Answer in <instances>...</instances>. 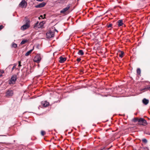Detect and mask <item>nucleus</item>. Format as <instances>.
I'll list each match as a JSON object with an SVG mask.
<instances>
[{"label": "nucleus", "mask_w": 150, "mask_h": 150, "mask_svg": "<svg viewBox=\"0 0 150 150\" xmlns=\"http://www.w3.org/2000/svg\"><path fill=\"white\" fill-rule=\"evenodd\" d=\"M5 96L6 98H10L12 96L13 94V91L10 89L6 91L5 93Z\"/></svg>", "instance_id": "1"}, {"label": "nucleus", "mask_w": 150, "mask_h": 150, "mask_svg": "<svg viewBox=\"0 0 150 150\" xmlns=\"http://www.w3.org/2000/svg\"><path fill=\"white\" fill-rule=\"evenodd\" d=\"M138 124L143 126H146V125L147 123L146 121L144 119L140 118L139 119Z\"/></svg>", "instance_id": "2"}, {"label": "nucleus", "mask_w": 150, "mask_h": 150, "mask_svg": "<svg viewBox=\"0 0 150 150\" xmlns=\"http://www.w3.org/2000/svg\"><path fill=\"white\" fill-rule=\"evenodd\" d=\"M17 78V76L16 75H13L11 77V79L9 82V84H13L16 81Z\"/></svg>", "instance_id": "3"}, {"label": "nucleus", "mask_w": 150, "mask_h": 150, "mask_svg": "<svg viewBox=\"0 0 150 150\" xmlns=\"http://www.w3.org/2000/svg\"><path fill=\"white\" fill-rule=\"evenodd\" d=\"M46 35L47 36V38H53L54 35V33L53 31L50 30L46 33Z\"/></svg>", "instance_id": "4"}, {"label": "nucleus", "mask_w": 150, "mask_h": 150, "mask_svg": "<svg viewBox=\"0 0 150 150\" xmlns=\"http://www.w3.org/2000/svg\"><path fill=\"white\" fill-rule=\"evenodd\" d=\"M30 27V24L29 22H27L26 23L22 26L21 28L22 30H24Z\"/></svg>", "instance_id": "5"}, {"label": "nucleus", "mask_w": 150, "mask_h": 150, "mask_svg": "<svg viewBox=\"0 0 150 150\" xmlns=\"http://www.w3.org/2000/svg\"><path fill=\"white\" fill-rule=\"evenodd\" d=\"M41 60V58L40 56L39 55H36L33 59L34 61L37 63L40 62Z\"/></svg>", "instance_id": "6"}, {"label": "nucleus", "mask_w": 150, "mask_h": 150, "mask_svg": "<svg viewBox=\"0 0 150 150\" xmlns=\"http://www.w3.org/2000/svg\"><path fill=\"white\" fill-rule=\"evenodd\" d=\"M19 6L22 8H23L24 7H26L27 6V3L25 0H23L20 3Z\"/></svg>", "instance_id": "7"}, {"label": "nucleus", "mask_w": 150, "mask_h": 150, "mask_svg": "<svg viewBox=\"0 0 150 150\" xmlns=\"http://www.w3.org/2000/svg\"><path fill=\"white\" fill-rule=\"evenodd\" d=\"M70 8V6L68 5L67 7L63 8L60 11L61 13H64L65 12L67 11Z\"/></svg>", "instance_id": "8"}, {"label": "nucleus", "mask_w": 150, "mask_h": 150, "mask_svg": "<svg viewBox=\"0 0 150 150\" xmlns=\"http://www.w3.org/2000/svg\"><path fill=\"white\" fill-rule=\"evenodd\" d=\"M41 104L42 106L44 107H47L49 105V103L46 101H42L41 103Z\"/></svg>", "instance_id": "9"}, {"label": "nucleus", "mask_w": 150, "mask_h": 150, "mask_svg": "<svg viewBox=\"0 0 150 150\" xmlns=\"http://www.w3.org/2000/svg\"><path fill=\"white\" fill-rule=\"evenodd\" d=\"M59 62L61 63H64L67 59L65 57H60L59 58Z\"/></svg>", "instance_id": "10"}, {"label": "nucleus", "mask_w": 150, "mask_h": 150, "mask_svg": "<svg viewBox=\"0 0 150 150\" xmlns=\"http://www.w3.org/2000/svg\"><path fill=\"white\" fill-rule=\"evenodd\" d=\"M46 4V3L45 2H42L41 3L35 6L36 8H41L44 7Z\"/></svg>", "instance_id": "11"}, {"label": "nucleus", "mask_w": 150, "mask_h": 150, "mask_svg": "<svg viewBox=\"0 0 150 150\" xmlns=\"http://www.w3.org/2000/svg\"><path fill=\"white\" fill-rule=\"evenodd\" d=\"M142 102L144 105H146L149 103V100H148L144 98L142 100Z\"/></svg>", "instance_id": "12"}, {"label": "nucleus", "mask_w": 150, "mask_h": 150, "mask_svg": "<svg viewBox=\"0 0 150 150\" xmlns=\"http://www.w3.org/2000/svg\"><path fill=\"white\" fill-rule=\"evenodd\" d=\"M142 90L144 91H147L148 90H150V86H146L145 88H143Z\"/></svg>", "instance_id": "13"}, {"label": "nucleus", "mask_w": 150, "mask_h": 150, "mask_svg": "<svg viewBox=\"0 0 150 150\" xmlns=\"http://www.w3.org/2000/svg\"><path fill=\"white\" fill-rule=\"evenodd\" d=\"M118 23V25L119 27H120L122 26L123 24V23H122V20H120L118 21H117Z\"/></svg>", "instance_id": "14"}, {"label": "nucleus", "mask_w": 150, "mask_h": 150, "mask_svg": "<svg viewBox=\"0 0 150 150\" xmlns=\"http://www.w3.org/2000/svg\"><path fill=\"white\" fill-rule=\"evenodd\" d=\"M33 49H34V47L33 48V49L31 50H30L29 51H28V52H27L25 54V56H28L33 51Z\"/></svg>", "instance_id": "15"}, {"label": "nucleus", "mask_w": 150, "mask_h": 150, "mask_svg": "<svg viewBox=\"0 0 150 150\" xmlns=\"http://www.w3.org/2000/svg\"><path fill=\"white\" fill-rule=\"evenodd\" d=\"M17 47V45L14 42H12L11 45V47L12 48H16Z\"/></svg>", "instance_id": "16"}, {"label": "nucleus", "mask_w": 150, "mask_h": 150, "mask_svg": "<svg viewBox=\"0 0 150 150\" xmlns=\"http://www.w3.org/2000/svg\"><path fill=\"white\" fill-rule=\"evenodd\" d=\"M78 54L81 55H83L84 54V52L82 50H80L79 51Z\"/></svg>", "instance_id": "17"}, {"label": "nucleus", "mask_w": 150, "mask_h": 150, "mask_svg": "<svg viewBox=\"0 0 150 150\" xmlns=\"http://www.w3.org/2000/svg\"><path fill=\"white\" fill-rule=\"evenodd\" d=\"M139 119L137 117L134 118V119H132V121L134 122H139Z\"/></svg>", "instance_id": "18"}, {"label": "nucleus", "mask_w": 150, "mask_h": 150, "mask_svg": "<svg viewBox=\"0 0 150 150\" xmlns=\"http://www.w3.org/2000/svg\"><path fill=\"white\" fill-rule=\"evenodd\" d=\"M28 41L27 40H23L21 43V45H23L25 44V43L27 42Z\"/></svg>", "instance_id": "19"}, {"label": "nucleus", "mask_w": 150, "mask_h": 150, "mask_svg": "<svg viewBox=\"0 0 150 150\" xmlns=\"http://www.w3.org/2000/svg\"><path fill=\"white\" fill-rule=\"evenodd\" d=\"M124 54V52L122 51H121L120 53L119 54V56L120 57L122 58L123 57Z\"/></svg>", "instance_id": "20"}, {"label": "nucleus", "mask_w": 150, "mask_h": 150, "mask_svg": "<svg viewBox=\"0 0 150 150\" xmlns=\"http://www.w3.org/2000/svg\"><path fill=\"white\" fill-rule=\"evenodd\" d=\"M13 68H12V69H11L12 71H13L14 69H16V67L17 65V64H13Z\"/></svg>", "instance_id": "21"}, {"label": "nucleus", "mask_w": 150, "mask_h": 150, "mask_svg": "<svg viewBox=\"0 0 150 150\" xmlns=\"http://www.w3.org/2000/svg\"><path fill=\"white\" fill-rule=\"evenodd\" d=\"M137 73L139 74H140L141 73V70L139 68H138L137 70Z\"/></svg>", "instance_id": "22"}, {"label": "nucleus", "mask_w": 150, "mask_h": 150, "mask_svg": "<svg viewBox=\"0 0 150 150\" xmlns=\"http://www.w3.org/2000/svg\"><path fill=\"white\" fill-rule=\"evenodd\" d=\"M142 141L144 143H146L147 142V140L145 139H142Z\"/></svg>", "instance_id": "23"}, {"label": "nucleus", "mask_w": 150, "mask_h": 150, "mask_svg": "<svg viewBox=\"0 0 150 150\" xmlns=\"http://www.w3.org/2000/svg\"><path fill=\"white\" fill-rule=\"evenodd\" d=\"M45 134V132L43 131H41V134L42 136H44Z\"/></svg>", "instance_id": "24"}, {"label": "nucleus", "mask_w": 150, "mask_h": 150, "mask_svg": "<svg viewBox=\"0 0 150 150\" xmlns=\"http://www.w3.org/2000/svg\"><path fill=\"white\" fill-rule=\"evenodd\" d=\"M42 22L40 23L39 24V26L38 27V28L41 27L42 26Z\"/></svg>", "instance_id": "25"}, {"label": "nucleus", "mask_w": 150, "mask_h": 150, "mask_svg": "<svg viewBox=\"0 0 150 150\" xmlns=\"http://www.w3.org/2000/svg\"><path fill=\"white\" fill-rule=\"evenodd\" d=\"M112 24H109L108 25L107 27L108 28H109L110 27H112Z\"/></svg>", "instance_id": "26"}, {"label": "nucleus", "mask_w": 150, "mask_h": 150, "mask_svg": "<svg viewBox=\"0 0 150 150\" xmlns=\"http://www.w3.org/2000/svg\"><path fill=\"white\" fill-rule=\"evenodd\" d=\"M18 67H21V61H19L18 62Z\"/></svg>", "instance_id": "27"}, {"label": "nucleus", "mask_w": 150, "mask_h": 150, "mask_svg": "<svg viewBox=\"0 0 150 150\" xmlns=\"http://www.w3.org/2000/svg\"><path fill=\"white\" fill-rule=\"evenodd\" d=\"M4 26L3 25H0V30L3 28Z\"/></svg>", "instance_id": "28"}, {"label": "nucleus", "mask_w": 150, "mask_h": 150, "mask_svg": "<svg viewBox=\"0 0 150 150\" xmlns=\"http://www.w3.org/2000/svg\"><path fill=\"white\" fill-rule=\"evenodd\" d=\"M81 60V59L80 58H78L77 59V61L78 62H79Z\"/></svg>", "instance_id": "29"}, {"label": "nucleus", "mask_w": 150, "mask_h": 150, "mask_svg": "<svg viewBox=\"0 0 150 150\" xmlns=\"http://www.w3.org/2000/svg\"><path fill=\"white\" fill-rule=\"evenodd\" d=\"M4 70H1V73L2 74H4Z\"/></svg>", "instance_id": "30"}, {"label": "nucleus", "mask_w": 150, "mask_h": 150, "mask_svg": "<svg viewBox=\"0 0 150 150\" xmlns=\"http://www.w3.org/2000/svg\"><path fill=\"white\" fill-rule=\"evenodd\" d=\"M38 22H37V23H35V26H37V25H38Z\"/></svg>", "instance_id": "31"}, {"label": "nucleus", "mask_w": 150, "mask_h": 150, "mask_svg": "<svg viewBox=\"0 0 150 150\" xmlns=\"http://www.w3.org/2000/svg\"><path fill=\"white\" fill-rule=\"evenodd\" d=\"M40 17H41L42 18H43V19H44L45 18V17H44V18L43 17V16L42 15H41L40 16Z\"/></svg>", "instance_id": "32"}, {"label": "nucleus", "mask_w": 150, "mask_h": 150, "mask_svg": "<svg viewBox=\"0 0 150 150\" xmlns=\"http://www.w3.org/2000/svg\"><path fill=\"white\" fill-rule=\"evenodd\" d=\"M94 41H96L97 40L96 38H94L93 39Z\"/></svg>", "instance_id": "33"}, {"label": "nucleus", "mask_w": 150, "mask_h": 150, "mask_svg": "<svg viewBox=\"0 0 150 150\" xmlns=\"http://www.w3.org/2000/svg\"><path fill=\"white\" fill-rule=\"evenodd\" d=\"M36 1H42L43 0H36Z\"/></svg>", "instance_id": "34"}, {"label": "nucleus", "mask_w": 150, "mask_h": 150, "mask_svg": "<svg viewBox=\"0 0 150 150\" xmlns=\"http://www.w3.org/2000/svg\"><path fill=\"white\" fill-rule=\"evenodd\" d=\"M2 76V74H1V73H0V77H1Z\"/></svg>", "instance_id": "35"}, {"label": "nucleus", "mask_w": 150, "mask_h": 150, "mask_svg": "<svg viewBox=\"0 0 150 150\" xmlns=\"http://www.w3.org/2000/svg\"><path fill=\"white\" fill-rule=\"evenodd\" d=\"M55 31H56V32H58L57 30L56 29H55Z\"/></svg>", "instance_id": "36"}, {"label": "nucleus", "mask_w": 150, "mask_h": 150, "mask_svg": "<svg viewBox=\"0 0 150 150\" xmlns=\"http://www.w3.org/2000/svg\"><path fill=\"white\" fill-rule=\"evenodd\" d=\"M80 37H79V36H77V38H80Z\"/></svg>", "instance_id": "37"}, {"label": "nucleus", "mask_w": 150, "mask_h": 150, "mask_svg": "<svg viewBox=\"0 0 150 150\" xmlns=\"http://www.w3.org/2000/svg\"><path fill=\"white\" fill-rule=\"evenodd\" d=\"M45 14H44V16H45Z\"/></svg>", "instance_id": "38"}, {"label": "nucleus", "mask_w": 150, "mask_h": 150, "mask_svg": "<svg viewBox=\"0 0 150 150\" xmlns=\"http://www.w3.org/2000/svg\"><path fill=\"white\" fill-rule=\"evenodd\" d=\"M0 73H1V70H0Z\"/></svg>", "instance_id": "39"}, {"label": "nucleus", "mask_w": 150, "mask_h": 150, "mask_svg": "<svg viewBox=\"0 0 150 150\" xmlns=\"http://www.w3.org/2000/svg\"><path fill=\"white\" fill-rule=\"evenodd\" d=\"M0 136H3V135H0Z\"/></svg>", "instance_id": "40"}, {"label": "nucleus", "mask_w": 150, "mask_h": 150, "mask_svg": "<svg viewBox=\"0 0 150 150\" xmlns=\"http://www.w3.org/2000/svg\"><path fill=\"white\" fill-rule=\"evenodd\" d=\"M78 1H79V0H77Z\"/></svg>", "instance_id": "41"}]
</instances>
